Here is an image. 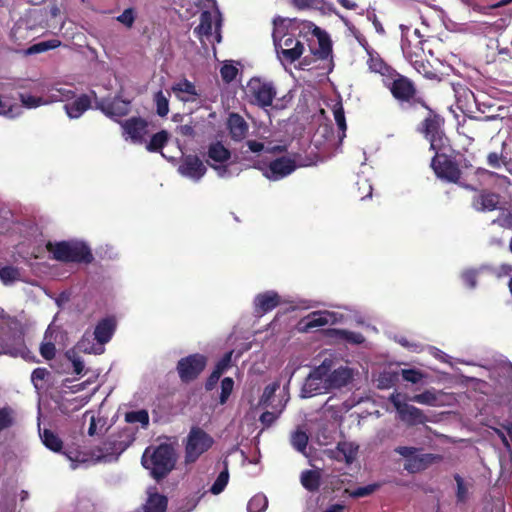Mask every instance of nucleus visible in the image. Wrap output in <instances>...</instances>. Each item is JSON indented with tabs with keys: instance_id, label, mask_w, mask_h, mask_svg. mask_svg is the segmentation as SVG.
I'll use <instances>...</instances> for the list:
<instances>
[{
	"instance_id": "17",
	"label": "nucleus",
	"mask_w": 512,
	"mask_h": 512,
	"mask_svg": "<svg viewBox=\"0 0 512 512\" xmlns=\"http://www.w3.org/2000/svg\"><path fill=\"white\" fill-rule=\"evenodd\" d=\"M443 460L442 455L433 453L415 454L413 458L405 461L404 469L415 474L426 470L428 467Z\"/></svg>"
},
{
	"instance_id": "22",
	"label": "nucleus",
	"mask_w": 512,
	"mask_h": 512,
	"mask_svg": "<svg viewBox=\"0 0 512 512\" xmlns=\"http://www.w3.org/2000/svg\"><path fill=\"white\" fill-rule=\"evenodd\" d=\"M171 90L182 102H194L200 96L195 84L186 78L173 84Z\"/></svg>"
},
{
	"instance_id": "41",
	"label": "nucleus",
	"mask_w": 512,
	"mask_h": 512,
	"mask_svg": "<svg viewBox=\"0 0 512 512\" xmlns=\"http://www.w3.org/2000/svg\"><path fill=\"white\" fill-rule=\"evenodd\" d=\"M20 279V271L13 266L0 268V280L3 284L9 285Z\"/></svg>"
},
{
	"instance_id": "45",
	"label": "nucleus",
	"mask_w": 512,
	"mask_h": 512,
	"mask_svg": "<svg viewBox=\"0 0 512 512\" xmlns=\"http://www.w3.org/2000/svg\"><path fill=\"white\" fill-rule=\"evenodd\" d=\"M308 440L307 433L302 430H296L291 436V444L299 452L306 450Z\"/></svg>"
},
{
	"instance_id": "53",
	"label": "nucleus",
	"mask_w": 512,
	"mask_h": 512,
	"mask_svg": "<svg viewBox=\"0 0 512 512\" xmlns=\"http://www.w3.org/2000/svg\"><path fill=\"white\" fill-rule=\"evenodd\" d=\"M278 388H279V384L277 382L267 385L264 388L262 396L260 397L259 405L265 406V407L270 406L271 400L274 398L275 393Z\"/></svg>"
},
{
	"instance_id": "33",
	"label": "nucleus",
	"mask_w": 512,
	"mask_h": 512,
	"mask_svg": "<svg viewBox=\"0 0 512 512\" xmlns=\"http://www.w3.org/2000/svg\"><path fill=\"white\" fill-rule=\"evenodd\" d=\"M212 15L209 11H203L200 15V23L199 25L194 29V34L199 39H202L205 37H210L212 35Z\"/></svg>"
},
{
	"instance_id": "38",
	"label": "nucleus",
	"mask_w": 512,
	"mask_h": 512,
	"mask_svg": "<svg viewBox=\"0 0 512 512\" xmlns=\"http://www.w3.org/2000/svg\"><path fill=\"white\" fill-rule=\"evenodd\" d=\"M125 421L127 423H140L143 428H147L149 425V413L145 409L129 411L125 413Z\"/></svg>"
},
{
	"instance_id": "49",
	"label": "nucleus",
	"mask_w": 512,
	"mask_h": 512,
	"mask_svg": "<svg viewBox=\"0 0 512 512\" xmlns=\"http://www.w3.org/2000/svg\"><path fill=\"white\" fill-rule=\"evenodd\" d=\"M267 505L268 502L264 495H255L249 500L247 510L248 512H264Z\"/></svg>"
},
{
	"instance_id": "35",
	"label": "nucleus",
	"mask_w": 512,
	"mask_h": 512,
	"mask_svg": "<svg viewBox=\"0 0 512 512\" xmlns=\"http://www.w3.org/2000/svg\"><path fill=\"white\" fill-rule=\"evenodd\" d=\"M331 314L329 312L317 311L306 317L305 330L322 327L329 323Z\"/></svg>"
},
{
	"instance_id": "36",
	"label": "nucleus",
	"mask_w": 512,
	"mask_h": 512,
	"mask_svg": "<svg viewBox=\"0 0 512 512\" xmlns=\"http://www.w3.org/2000/svg\"><path fill=\"white\" fill-rule=\"evenodd\" d=\"M169 141V133L166 130H161L152 135L150 141L146 145L149 152H160Z\"/></svg>"
},
{
	"instance_id": "5",
	"label": "nucleus",
	"mask_w": 512,
	"mask_h": 512,
	"mask_svg": "<svg viewBox=\"0 0 512 512\" xmlns=\"http://www.w3.org/2000/svg\"><path fill=\"white\" fill-rule=\"evenodd\" d=\"M427 113L423 120L419 123L417 131L430 143V150L435 148H444L445 145L451 144L450 139L444 131L445 118L432 109L428 104L424 108Z\"/></svg>"
},
{
	"instance_id": "1",
	"label": "nucleus",
	"mask_w": 512,
	"mask_h": 512,
	"mask_svg": "<svg viewBox=\"0 0 512 512\" xmlns=\"http://www.w3.org/2000/svg\"><path fill=\"white\" fill-rule=\"evenodd\" d=\"M431 150L434 151V156L431 159L430 167L435 176L441 181L457 184L470 191L478 190L479 186H483L485 180L494 177L501 179L503 183H509L507 176H500L496 172L481 167L474 170L471 180L468 177H464L459 163L453 157L454 149L451 144L445 145L444 148L441 146V148Z\"/></svg>"
},
{
	"instance_id": "58",
	"label": "nucleus",
	"mask_w": 512,
	"mask_h": 512,
	"mask_svg": "<svg viewBox=\"0 0 512 512\" xmlns=\"http://www.w3.org/2000/svg\"><path fill=\"white\" fill-rule=\"evenodd\" d=\"M401 376L404 381L416 384L423 379L424 374L420 370L411 368V369H402Z\"/></svg>"
},
{
	"instance_id": "42",
	"label": "nucleus",
	"mask_w": 512,
	"mask_h": 512,
	"mask_svg": "<svg viewBox=\"0 0 512 512\" xmlns=\"http://www.w3.org/2000/svg\"><path fill=\"white\" fill-rule=\"evenodd\" d=\"M61 42L59 40L53 39L48 41H41L33 44L27 49V54H38L42 52H46L48 50H52L57 48Z\"/></svg>"
},
{
	"instance_id": "23",
	"label": "nucleus",
	"mask_w": 512,
	"mask_h": 512,
	"mask_svg": "<svg viewBox=\"0 0 512 512\" xmlns=\"http://www.w3.org/2000/svg\"><path fill=\"white\" fill-rule=\"evenodd\" d=\"M358 446L352 442L340 441L334 450L330 451V457L346 464H351L357 456Z\"/></svg>"
},
{
	"instance_id": "32",
	"label": "nucleus",
	"mask_w": 512,
	"mask_h": 512,
	"mask_svg": "<svg viewBox=\"0 0 512 512\" xmlns=\"http://www.w3.org/2000/svg\"><path fill=\"white\" fill-rule=\"evenodd\" d=\"M301 484L309 492L318 491L321 484L320 473L316 470H305L301 474Z\"/></svg>"
},
{
	"instance_id": "16",
	"label": "nucleus",
	"mask_w": 512,
	"mask_h": 512,
	"mask_svg": "<svg viewBox=\"0 0 512 512\" xmlns=\"http://www.w3.org/2000/svg\"><path fill=\"white\" fill-rule=\"evenodd\" d=\"M295 169V161L282 156L269 163L268 171L265 173V176L270 180L276 181L290 175Z\"/></svg>"
},
{
	"instance_id": "37",
	"label": "nucleus",
	"mask_w": 512,
	"mask_h": 512,
	"mask_svg": "<svg viewBox=\"0 0 512 512\" xmlns=\"http://www.w3.org/2000/svg\"><path fill=\"white\" fill-rule=\"evenodd\" d=\"M368 65L371 71L381 74L385 79H388L392 75V72L396 71L394 68L387 65L379 56L374 57L370 55Z\"/></svg>"
},
{
	"instance_id": "44",
	"label": "nucleus",
	"mask_w": 512,
	"mask_h": 512,
	"mask_svg": "<svg viewBox=\"0 0 512 512\" xmlns=\"http://www.w3.org/2000/svg\"><path fill=\"white\" fill-rule=\"evenodd\" d=\"M221 392L219 395V404L224 405L227 403L230 395L234 389V380L231 377H225L221 381Z\"/></svg>"
},
{
	"instance_id": "50",
	"label": "nucleus",
	"mask_w": 512,
	"mask_h": 512,
	"mask_svg": "<svg viewBox=\"0 0 512 512\" xmlns=\"http://www.w3.org/2000/svg\"><path fill=\"white\" fill-rule=\"evenodd\" d=\"M335 332L340 339L352 344H361L365 340L364 336L359 332H353L343 329L336 330Z\"/></svg>"
},
{
	"instance_id": "14",
	"label": "nucleus",
	"mask_w": 512,
	"mask_h": 512,
	"mask_svg": "<svg viewBox=\"0 0 512 512\" xmlns=\"http://www.w3.org/2000/svg\"><path fill=\"white\" fill-rule=\"evenodd\" d=\"M123 129V134L127 135L134 143H142L148 130V122L141 117H130L119 121Z\"/></svg>"
},
{
	"instance_id": "25",
	"label": "nucleus",
	"mask_w": 512,
	"mask_h": 512,
	"mask_svg": "<svg viewBox=\"0 0 512 512\" xmlns=\"http://www.w3.org/2000/svg\"><path fill=\"white\" fill-rule=\"evenodd\" d=\"M309 28H312V34L317 37L319 48L314 52L319 59L325 60L332 53V42L327 32L309 22Z\"/></svg>"
},
{
	"instance_id": "2",
	"label": "nucleus",
	"mask_w": 512,
	"mask_h": 512,
	"mask_svg": "<svg viewBox=\"0 0 512 512\" xmlns=\"http://www.w3.org/2000/svg\"><path fill=\"white\" fill-rule=\"evenodd\" d=\"M383 83L402 110L427 108L425 97L408 76L396 70L388 79H384Z\"/></svg>"
},
{
	"instance_id": "52",
	"label": "nucleus",
	"mask_w": 512,
	"mask_h": 512,
	"mask_svg": "<svg viewBox=\"0 0 512 512\" xmlns=\"http://www.w3.org/2000/svg\"><path fill=\"white\" fill-rule=\"evenodd\" d=\"M411 401L419 403V404L434 406L437 402V396L434 391L425 390L424 392H422L420 394L414 395L411 398Z\"/></svg>"
},
{
	"instance_id": "29",
	"label": "nucleus",
	"mask_w": 512,
	"mask_h": 512,
	"mask_svg": "<svg viewBox=\"0 0 512 512\" xmlns=\"http://www.w3.org/2000/svg\"><path fill=\"white\" fill-rule=\"evenodd\" d=\"M207 155L216 163H224L231 158L230 150L219 141L209 145Z\"/></svg>"
},
{
	"instance_id": "24",
	"label": "nucleus",
	"mask_w": 512,
	"mask_h": 512,
	"mask_svg": "<svg viewBox=\"0 0 512 512\" xmlns=\"http://www.w3.org/2000/svg\"><path fill=\"white\" fill-rule=\"evenodd\" d=\"M227 127L232 140L241 141L247 133L249 126L245 119L238 113H231L227 120Z\"/></svg>"
},
{
	"instance_id": "21",
	"label": "nucleus",
	"mask_w": 512,
	"mask_h": 512,
	"mask_svg": "<svg viewBox=\"0 0 512 512\" xmlns=\"http://www.w3.org/2000/svg\"><path fill=\"white\" fill-rule=\"evenodd\" d=\"M116 320L112 316L101 319L95 326L94 338L98 344L104 345L108 343L116 330Z\"/></svg>"
},
{
	"instance_id": "64",
	"label": "nucleus",
	"mask_w": 512,
	"mask_h": 512,
	"mask_svg": "<svg viewBox=\"0 0 512 512\" xmlns=\"http://www.w3.org/2000/svg\"><path fill=\"white\" fill-rule=\"evenodd\" d=\"M221 376H222V374H220L218 371L213 369V371L211 372V374L208 376V378L205 381V390L212 391L216 387Z\"/></svg>"
},
{
	"instance_id": "54",
	"label": "nucleus",
	"mask_w": 512,
	"mask_h": 512,
	"mask_svg": "<svg viewBox=\"0 0 512 512\" xmlns=\"http://www.w3.org/2000/svg\"><path fill=\"white\" fill-rule=\"evenodd\" d=\"M454 480L457 485L456 499L458 503H465L468 499V488L465 485L463 478L459 474L454 475Z\"/></svg>"
},
{
	"instance_id": "63",
	"label": "nucleus",
	"mask_w": 512,
	"mask_h": 512,
	"mask_svg": "<svg viewBox=\"0 0 512 512\" xmlns=\"http://www.w3.org/2000/svg\"><path fill=\"white\" fill-rule=\"evenodd\" d=\"M397 454L401 455L405 458V461L413 458L414 455L418 452V449L410 446H398L394 450Z\"/></svg>"
},
{
	"instance_id": "27",
	"label": "nucleus",
	"mask_w": 512,
	"mask_h": 512,
	"mask_svg": "<svg viewBox=\"0 0 512 512\" xmlns=\"http://www.w3.org/2000/svg\"><path fill=\"white\" fill-rule=\"evenodd\" d=\"M76 96V92L73 84H66L61 86L54 84L49 88L48 101L53 102H65L73 99Z\"/></svg>"
},
{
	"instance_id": "60",
	"label": "nucleus",
	"mask_w": 512,
	"mask_h": 512,
	"mask_svg": "<svg viewBox=\"0 0 512 512\" xmlns=\"http://www.w3.org/2000/svg\"><path fill=\"white\" fill-rule=\"evenodd\" d=\"M379 488V484H369L363 487H358L354 489L350 495L353 498H361L365 496H369L374 493Z\"/></svg>"
},
{
	"instance_id": "40",
	"label": "nucleus",
	"mask_w": 512,
	"mask_h": 512,
	"mask_svg": "<svg viewBox=\"0 0 512 512\" xmlns=\"http://www.w3.org/2000/svg\"><path fill=\"white\" fill-rule=\"evenodd\" d=\"M332 110H333V115H334L336 124H337L339 130L342 132V135L340 136V140H342V138L345 137V132L347 129L344 108H343L342 103L341 102L335 103Z\"/></svg>"
},
{
	"instance_id": "61",
	"label": "nucleus",
	"mask_w": 512,
	"mask_h": 512,
	"mask_svg": "<svg viewBox=\"0 0 512 512\" xmlns=\"http://www.w3.org/2000/svg\"><path fill=\"white\" fill-rule=\"evenodd\" d=\"M232 362V351L227 352L223 355V357L216 363L214 370L218 371L220 374H224L226 370L231 367Z\"/></svg>"
},
{
	"instance_id": "20",
	"label": "nucleus",
	"mask_w": 512,
	"mask_h": 512,
	"mask_svg": "<svg viewBox=\"0 0 512 512\" xmlns=\"http://www.w3.org/2000/svg\"><path fill=\"white\" fill-rule=\"evenodd\" d=\"M353 370L347 366H340L337 369L327 373L326 381L329 390L341 389L347 386L353 379Z\"/></svg>"
},
{
	"instance_id": "56",
	"label": "nucleus",
	"mask_w": 512,
	"mask_h": 512,
	"mask_svg": "<svg viewBox=\"0 0 512 512\" xmlns=\"http://www.w3.org/2000/svg\"><path fill=\"white\" fill-rule=\"evenodd\" d=\"M136 19V12L134 8H126L116 20L127 28H132Z\"/></svg>"
},
{
	"instance_id": "48",
	"label": "nucleus",
	"mask_w": 512,
	"mask_h": 512,
	"mask_svg": "<svg viewBox=\"0 0 512 512\" xmlns=\"http://www.w3.org/2000/svg\"><path fill=\"white\" fill-rule=\"evenodd\" d=\"M228 480H229V473H228V470L225 469V470L221 471L219 473V475L217 476L216 480L214 481V483L212 484V486L210 488V492L214 495L220 494L227 486Z\"/></svg>"
},
{
	"instance_id": "43",
	"label": "nucleus",
	"mask_w": 512,
	"mask_h": 512,
	"mask_svg": "<svg viewBox=\"0 0 512 512\" xmlns=\"http://www.w3.org/2000/svg\"><path fill=\"white\" fill-rule=\"evenodd\" d=\"M154 102L156 105V113L160 117L167 116L169 113V100L161 90L154 94Z\"/></svg>"
},
{
	"instance_id": "28",
	"label": "nucleus",
	"mask_w": 512,
	"mask_h": 512,
	"mask_svg": "<svg viewBox=\"0 0 512 512\" xmlns=\"http://www.w3.org/2000/svg\"><path fill=\"white\" fill-rule=\"evenodd\" d=\"M168 499L166 496L159 493H152L149 495L143 511L136 512H165L167 509Z\"/></svg>"
},
{
	"instance_id": "51",
	"label": "nucleus",
	"mask_w": 512,
	"mask_h": 512,
	"mask_svg": "<svg viewBox=\"0 0 512 512\" xmlns=\"http://www.w3.org/2000/svg\"><path fill=\"white\" fill-rule=\"evenodd\" d=\"M14 424V411L10 407L0 408V432Z\"/></svg>"
},
{
	"instance_id": "55",
	"label": "nucleus",
	"mask_w": 512,
	"mask_h": 512,
	"mask_svg": "<svg viewBox=\"0 0 512 512\" xmlns=\"http://www.w3.org/2000/svg\"><path fill=\"white\" fill-rule=\"evenodd\" d=\"M507 163V157L504 156L502 153L490 152L487 155V164L494 169H499L502 166L507 165Z\"/></svg>"
},
{
	"instance_id": "39",
	"label": "nucleus",
	"mask_w": 512,
	"mask_h": 512,
	"mask_svg": "<svg viewBox=\"0 0 512 512\" xmlns=\"http://www.w3.org/2000/svg\"><path fill=\"white\" fill-rule=\"evenodd\" d=\"M290 4L297 10H321L324 0H290Z\"/></svg>"
},
{
	"instance_id": "19",
	"label": "nucleus",
	"mask_w": 512,
	"mask_h": 512,
	"mask_svg": "<svg viewBox=\"0 0 512 512\" xmlns=\"http://www.w3.org/2000/svg\"><path fill=\"white\" fill-rule=\"evenodd\" d=\"M474 100L479 112L485 115L486 121H493L496 119H504L508 116V107L498 105L495 101L488 99L487 101H480L474 95Z\"/></svg>"
},
{
	"instance_id": "9",
	"label": "nucleus",
	"mask_w": 512,
	"mask_h": 512,
	"mask_svg": "<svg viewBox=\"0 0 512 512\" xmlns=\"http://www.w3.org/2000/svg\"><path fill=\"white\" fill-rule=\"evenodd\" d=\"M208 363L207 356L194 353L182 357L176 365V371L182 383L195 381L205 370Z\"/></svg>"
},
{
	"instance_id": "47",
	"label": "nucleus",
	"mask_w": 512,
	"mask_h": 512,
	"mask_svg": "<svg viewBox=\"0 0 512 512\" xmlns=\"http://www.w3.org/2000/svg\"><path fill=\"white\" fill-rule=\"evenodd\" d=\"M492 224L506 229H512V206L502 209L497 218L492 221Z\"/></svg>"
},
{
	"instance_id": "3",
	"label": "nucleus",
	"mask_w": 512,
	"mask_h": 512,
	"mask_svg": "<svg viewBox=\"0 0 512 512\" xmlns=\"http://www.w3.org/2000/svg\"><path fill=\"white\" fill-rule=\"evenodd\" d=\"M141 463L157 481L165 478L175 467L176 456L172 445L162 443L157 447H147L142 455Z\"/></svg>"
},
{
	"instance_id": "11",
	"label": "nucleus",
	"mask_w": 512,
	"mask_h": 512,
	"mask_svg": "<svg viewBox=\"0 0 512 512\" xmlns=\"http://www.w3.org/2000/svg\"><path fill=\"white\" fill-rule=\"evenodd\" d=\"M247 90L248 94L254 98V103L261 108L271 106L276 97L274 85L259 78L250 79L247 84Z\"/></svg>"
},
{
	"instance_id": "10",
	"label": "nucleus",
	"mask_w": 512,
	"mask_h": 512,
	"mask_svg": "<svg viewBox=\"0 0 512 512\" xmlns=\"http://www.w3.org/2000/svg\"><path fill=\"white\" fill-rule=\"evenodd\" d=\"M134 441V432L129 427L121 429L117 434L109 435L98 448L102 456H118Z\"/></svg>"
},
{
	"instance_id": "62",
	"label": "nucleus",
	"mask_w": 512,
	"mask_h": 512,
	"mask_svg": "<svg viewBox=\"0 0 512 512\" xmlns=\"http://www.w3.org/2000/svg\"><path fill=\"white\" fill-rule=\"evenodd\" d=\"M40 354L46 360H52L56 355V348L52 342L42 343L40 346Z\"/></svg>"
},
{
	"instance_id": "46",
	"label": "nucleus",
	"mask_w": 512,
	"mask_h": 512,
	"mask_svg": "<svg viewBox=\"0 0 512 512\" xmlns=\"http://www.w3.org/2000/svg\"><path fill=\"white\" fill-rule=\"evenodd\" d=\"M19 99L23 106L26 108H37L41 105L49 104L48 99H44L43 97H37L29 94H23L21 93L19 95Z\"/></svg>"
},
{
	"instance_id": "13",
	"label": "nucleus",
	"mask_w": 512,
	"mask_h": 512,
	"mask_svg": "<svg viewBox=\"0 0 512 512\" xmlns=\"http://www.w3.org/2000/svg\"><path fill=\"white\" fill-rule=\"evenodd\" d=\"M393 406L396 408L400 418L410 425L424 424L427 421L426 415L423 411L415 406L407 403H402L398 396L392 395L390 398Z\"/></svg>"
},
{
	"instance_id": "59",
	"label": "nucleus",
	"mask_w": 512,
	"mask_h": 512,
	"mask_svg": "<svg viewBox=\"0 0 512 512\" xmlns=\"http://www.w3.org/2000/svg\"><path fill=\"white\" fill-rule=\"evenodd\" d=\"M283 406L277 411H265L260 415V422L265 427H270L275 421L279 418L280 414L282 413Z\"/></svg>"
},
{
	"instance_id": "26",
	"label": "nucleus",
	"mask_w": 512,
	"mask_h": 512,
	"mask_svg": "<svg viewBox=\"0 0 512 512\" xmlns=\"http://www.w3.org/2000/svg\"><path fill=\"white\" fill-rule=\"evenodd\" d=\"M91 107V98L87 94L77 97L72 103L64 105V109L71 119L79 118L84 112Z\"/></svg>"
},
{
	"instance_id": "4",
	"label": "nucleus",
	"mask_w": 512,
	"mask_h": 512,
	"mask_svg": "<svg viewBox=\"0 0 512 512\" xmlns=\"http://www.w3.org/2000/svg\"><path fill=\"white\" fill-rule=\"evenodd\" d=\"M45 247L52 254V259L62 263L91 264L94 261L90 247L82 241H48Z\"/></svg>"
},
{
	"instance_id": "18",
	"label": "nucleus",
	"mask_w": 512,
	"mask_h": 512,
	"mask_svg": "<svg viewBox=\"0 0 512 512\" xmlns=\"http://www.w3.org/2000/svg\"><path fill=\"white\" fill-rule=\"evenodd\" d=\"M280 303L281 297L274 290L259 293L254 298V313L257 316H262L275 309Z\"/></svg>"
},
{
	"instance_id": "31",
	"label": "nucleus",
	"mask_w": 512,
	"mask_h": 512,
	"mask_svg": "<svg viewBox=\"0 0 512 512\" xmlns=\"http://www.w3.org/2000/svg\"><path fill=\"white\" fill-rule=\"evenodd\" d=\"M303 52V43H294V46L292 48H281L280 50L277 49L279 59L282 62H286L289 64H292L295 61H297L302 56Z\"/></svg>"
},
{
	"instance_id": "30",
	"label": "nucleus",
	"mask_w": 512,
	"mask_h": 512,
	"mask_svg": "<svg viewBox=\"0 0 512 512\" xmlns=\"http://www.w3.org/2000/svg\"><path fill=\"white\" fill-rule=\"evenodd\" d=\"M40 437L46 448L56 453L62 452L63 441L55 432L50 429H44L40 432Z\"/></svg>"
},
{
	"instance_id": "15",
	"label": "nucleus",
	"mask_w": 512,
	"mask_h": 512,
	"mask_svg": "<svg viewBox=\"0 0 512 512\" xmlns=\"http://www.w3.org/2000/svg\"><path fill=\"white\" fill-rule=\"evenodd\" d=\"M207 168L197 155H186L183 157L178 172L194 181H199L205 174Z\"/></svg>"
},
{
	"instance_id": "6",
	"label": "nucleus",
	"mask_w": 512,
	"mask_h": 512,
	"mask_svg": "<svg viewBox=\"0 0 512 512\" xmlns=\"http://www.w3.org/2000/svg\"><path fill=\"white\" fill-rule=\"evenodd\" d=\"M214 438L199 426H192L184 441L185 464L195 463L214 445Z\"/></svg>"
},
{
	"instance_id": "57",
	"label": "nucleus",
	"mask_w": 512,
	"mask_h": 512,
	"mask_svg": "<svg viewBox=\"0 0 512 512\" xmlns=\"http://www.w3.org/2000/svg\"><path fill=\"white\" fill-rule=\"evenodd\" d=\"M220 74L225 83H231L236 79L238 69L232 64L225 63L220 69Z\"/></svg>"
},
{
	"instance_id": "7",
	"label": "nucleus",
	"mask_w": 512,
	"mask_h": 512,
	"mask_svg": "<svg viewBox=\"0 0 512 512\" xmlns=\"http://www.w3.org/2000/svg\"><path fill=\"white\" fill-rule=\"evenodd\" d=\"M424 43L420 39L409 38V35L403 36L401 41V49L404 57L414 67V69L427 79H434L435 72L431 70L429 61L425 60Z\"/></svg>"
},
{
	"instance_id": "34",
	"label": "nucleus",
	"mask_w": 512,
	"mask_h": 512,
	"mask_svg": "<svg viewBox=\"0 0 512 512\" xmlns=\"http://www.w3.org/2000/svg\"><path fill=\"white\" fill-rule=\"evenodd\" d=\"M104 113L109 117H122L129 112V102L115 99L103 108Z\"/></svg>"
},
{
	"instance_id": "8",
	"label": "nucleus",
	"mask_w": 512,
	"mask_h": 512,
	"mask_svg": "<svg viewBox=\"0 0 512 512\" xmlns=\"http://www.w3.org/2000/svg\"><path fill=\"white\" fill-rule=\"evenodd\" d=\"M331 367L332 361L325 359L319 366L312 369L301 388V397L310 398L329 392L326 376Z\"/></svg>"
},
{
	"instance_id": "12",
	"label": "nucleus",
	"mask_w": 512,
	"mask_h": 512,
	"mask_svg": "<svg viewBox=\"0 0 512 512\" xmlns=\"http://www.w3.org/2000/svg\"><path fill=\"white\" fill-rule=\"evenodd\" d=\"M479 186L478 188H480ZM472 197L471 206L478 212H491L499 209L500 195L488 189H478Z\"/></svg>"
}]
</instances>
